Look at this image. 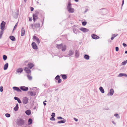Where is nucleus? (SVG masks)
Wrapping results in <instances>:
<instances>
[{"label":"nucleus","mask_w":127,"mask_h":127,"mask_svg":"<svg viewBox=\"0 0 127 127\" xmlns=\"http://www.w3.org/2000/svg\"><path fill=\"white\" fill-rule=\"evenodd\" d=\"M25 121L22 119H17L16 123L17 125L22 126L24 125Z\"/></svg>","instance_id":"obj_1"},{"label":"nucleus","mask_w":127,"mask_h":127,"mask_svg":"<svg viewBox=\"0 0 127 127\" xmlns=\"http://www.w3.org/2000/svg\"><path fill=\"white\" fill-rule=\"evenodd\" d=\"M107 11V10L105 8H102L99 10V12L102 14H105Z\"/></svg>","instance_id":"obj_2"},{"label":"nucleus","mask_w":127,"mask_h":127,"mask_svg":"<svg viewBox=\"0 0 127 127\" xmlns=\"http://www.w3.org/2000/svg\"><path fill=\"white\" fill-rule=\"evenodd\" d=\"M5 24L6 23L4 21H3L2 22L0 25V29L1 30H4Z\"/></svg>","instance_id":"obj_3"},{"label":"nucleus","mask_w":127,"mask_h":127,"mask_svg":"<svg viewBox=\"0 0 127 127\" xmlns=\"http://www.w3.org/2000/svg\"><path fill=\"white\" fill-rule=\"evenodd\" d=\"M20 88L21 90L24 91H26L28 90V88L27 87H26L24 86H21Z\"/></svg>","instance_id":"obj_4"},{"label":"nucleus","mask_w":127,"mask_h":127,"mask_svg":"<svg viewBox=\"0 0 127 127\" xmlns=\"http://www.w3.org/2000/svg\"><path fill=\"white\" fill-rule=\"evenodd\" d=\"M23 102L25 104H27L28 101V99L27 97H24L23 99Z\"/></svg>","instance_id":"obj_5"},{"label":"nucleus","mask_w":127,"mask_h":127,"mask_svg":"<svg viewBox=\"0 0 127 127\" xmlns=\"http://www.w3.org/2000/svg\"><path fill=\"white\" fill-rule=\"evenodd\" d=\"M79 30L84 32H87L89 31V30L88 29L83 27L79 29Z\"/></svg>","instance_id":"obj_6"},{"label":"nucleus","mask_w":127,"mask_h":127,"mask_svg":"<svg viewBox=\"0 0 127 127\" xmlns=\"http://www.w3.org/2000/svg\"><path fill=\"white\" fill-rule=\"evenodd\" d=\"M32 47L33 49H37V47L36 43L34 42H33L32 44Z\"/></svg>","instance_id":"obj_7"},{"label":"nucleus","mask_w":127,"mask_h":127,"mask_svg":"<svg viewBox=\"0 0 127 127\" xmlns=\"http://www.w3.org/2000/svg\"><path fill=\"white\" fill-rule=\"evenodd\" d=\"M60 76L59 75H57L55 77V79L58 80V83H60L62 82V80L60 79Z\"/></svg>","instance_id":"obj_8"},{"label":"nucleus","mask_w":127,"mask_h":127,"mask_svg":"<svg viewBox=\"0 0 127 127\" xmlns=\"http://www.w3.org/2000/svg\"><path fill=\"white\" fill-rule=\"evenodd\" d=\"M42 13L43 11H42L40 10H36L35 11L34 13L33 14L38 16L39 14L40 15L41 13Z\"/></svg>","instance_id":"obj_9"},{"label":"nucleus","mask_w":127,"mask_h":127,"mask_svg":"<svg viewBox=\"0 0 127 127\" xmlns=\"http://www.w3.org/2000/svg\"><path fill=\"white\" fill-rule=\"evenodd\" d=\"M114 92V91L112 89H111L110 90L109 92L108 93L107 95L109 96V95H112Z\"/></svg>","instance_id":"obj_10"},{"label":"nucleus","mask_w":127,"mask_h":127,"mask_svg":"<svg viewBox=\"0 0 127 127\" xmlns=\"http://www.w3.org/2000/svg\"><path fill=\"white\" fill-rule=\"evenodd\" d=\"M13 89L15 91H16L18 92H21V90L19 88L17 87H13Z\"/></svg>","instance_id":"obj_11"},{"label":"nucleus","mask_w":127,"mask_h":127,"mask_svg":"<svg viewBox=\"0 0 127 127\" xmlns=\"http://www.w3.org/2000/svg\"><path fill=\"white\" fill-rule=\"evenodd\" d=\"M91 36L92 38L94 39H97L99 38V37L95 34H92L91 35Z\"/></svg>","instance_id":"obj_12"},{"label":"nucleus","mask_w":127,"mask_h":127,"mask_svg":"<svg viewBox=\"0 0 127 127\" xmlns=\"http://www.w3.org/2000/svg\"><path fill=\"white\" fill-rule=\"evenodd\" d=\"M34 66V64L32 63H29L28 64L27 66L28 68L30 69H32Z\"/></svg>","instance_id":"obj_13"},{"label":"nucleus","mask_w":127,"mask_h":127,"mask_svg":"<svg viewBox=\"0 0 127 127\" xmlns=\"http://www.w3.org/2000/svg\"><path fill=\"white\" fill-rule=\"evenodd\" d=\"M24 70L28 74H29L31 72V70L29 69L27 67H25Z\"/></svg>","instance_id":"obj_14"},{"label":"nucleus","mask_w":127,"mask_h":127,"mask_svg":"<svg viewBox=\"0 0 127 127\" xmlns=\"http://www.w3.org/2000/svg\"><path fill=\"white\" fill-rule=\"evenodd\" d=\"M69 12L70 13H72L74 12V9L73 8L70 7L67 8Z\"/></svg>","instance_id":"obj_15"},{"label":"nucleus","mask_w":127,"mask_h":127,"mask_svg":"<svg viewBox=\"0 0 127 127\" xmlns=\"http://www.w3.org/2000/svg\"><path fill=\"white\" fill-rule=\"evenodd\" d=\"M33 40H35L37 42V43L39 44L40 43V40L39 38L35 36H34L33 37Z\"/></svg>","instance_id":"obj_16"},{"label":"nucleus","mask_w":127,"mask_h":127,"mask_svg":"<svg viewBox=\"0 0 127 127\" xmlns=\"http://www.w3.org/2000/svg\"><path fill=\"white\" fill-rule=\"evenodd\" d=\"M75 57L76 58H78L79 57V52L78 50H76L75 51Z\"/></svg>","instance_id":"obj_17"},{"label":"nucleus","mask_w":127,"mask_h":127,"mask_svg":"<svg viewBox=\"0 0 127 127\" xmlns=\"http://www.w3.org/2000/svg\"><path fill=\"white\" fill-rule=\"evenodd\" d=\"M28 94H30L31 96H34L36 95V93L35 92L33 93L32 91H28Z\"/></svg>","instance_id":"obj_18"},{"label":"nucleus","mask_w":127,"mask_h":127,"mask_svg":"<svg viewBox=\"0 0 127 127\" xmlns=\"http://www.w3.org/2000/svg\"><path fill=\"white\" fill-rule=\"evenodd\" d=\"M21 36H23L25 34V29L23 27L21 29Z\"/></svg>","instance_id":"obj_19"},{"label":"nucleus","mask_w":127,"mask_h":127,"mask_svg":"<svg viewBox=\"0 0 127 127\" xmlns=\"http://www.w3.org/2000/svg\"><path fill=\"white\" fill-rule=\"evenodd\" d=\"M33 18L34 22H35L36 20L38 19V16L35 15L33 14Z\"/></svg>","instance_id":"obj_20"},{"label":"nucleus","mask_w":127,"mask_h":127,"mask_svg":"<svg viewBox=\"0 0 127 127\" xmlns=\"http://www.w3.org/2000/svg\"><path fill=\"white\" fill-rule=\"evenodd\" d=\"M73 30L74 33L76 34L78 33L79 32H80L79 30L77 29L74 28L73 29Z\"/></svg>","instance_id":"obj_21"},{"label":"nucleus","mask_w":127,"mask_h":127,"mask_svg":"<svg viewBox=\"0 0 127 127\" xmlns=\"http://www.w3.org/2000/svg\"><path fill=\"white\" fill-rule=\"evenodd\" d=\"M14 98L15 100H17L19 103H22V102L20 99L18 97L15 96L14 97Z\"/></svg>","instance_id":"obj_22"},{"label":"nucleus","mask_w":127,"mask_h":127,"mask_svg":"<svg viewBox=\"0 0 127 127\" xmlns=\"http://www.w3.org/2000/svg\"><path fill=\"white\" fill-rule=\"evenodd\" d=\"M74 53V51L72 50H70L69 51L68 55L70 56H71L73 55Z\"/></svg>","instance_id":"obj_23"},{"label":"nucleus","mask_w":127,"mask_h":127,"mask_svg":"<svg viewBox=\"0 0 127 127\" xmlns=\"http://www.w3.org/2000/svg\"><path fill=\"white\" fill-rule=\"evenodd\" d=\"M18 12L19 10H17V12H15V14L13 15V17L15 18H17L18 17Z\"/></svg>","instance_id":"obj_24"},{"label":"nucleus","mask_w":127,"mask_h":127,"mask_svg":"<svg viewBox=\"0 0 127 127\" xmlns=\"http://www.w3.org/2000/svg\"><path fill=\"white\" fill-rule=\"evenodd\" d=\"M8 63H6L4 66L3 69L4 70H6L8 68Z\"/></svg>","instance_id":"obj_25"},{"label":"nucleus","mask_w":127,"mask_h":127,"mask_svg":"<svg viewBox=\"0 0 127 127\" xmlns=\"http://www.w3.org/2000/svg\"><path fill=\"white\" fill-rule=\"evenodd\" d=\"M66 121V120L65 119H64L63 120H62L61 121H58L57 122V123L58 124H62V123H64Z\"/></svg>","instance_id":"obj_26"},{"label":"nucleus","mask_w":127,"mask_h":127,"mask_svg":"<svg viewBox=\"0 0 127 127\" xmlns=\"http://www.w3.org/2000/svg\"><path fill=\"white\" fill-rule=\"evenodd\" d=\"M23 69L22 68H18L16 70V72L17 73H21L23 71Z\"/></svg>","instance_id":"obj_27"},{"label":"nucleus","mask_w":127,"mask_h":127,"mask_svg":"<svg viewBox=\"0 0 127 127\" xmlns=\"http://www.w3.org/2000/svg\"><path fill=\"white\" fill-rule=\"evenodd\" d=\"M34 26L36 28H37L40 27V25L39 23H36L34 24Z\"/></svg>","instance_id":"obj_28"},{"label":"nucleus","mask_w":127,"mask_h":127,"mask_svg":"<svg viewBox=\"0 0 127 127\" xmlns=\"http://www.w3.org/2000/svg\"><path fill=\"white\" fill-rule=\"evenodd\" d=\"M122 76H124L125 77H127V75L125 73H120L118 75V76L121 77Z\"/></svg>","instance_id":"obj_29"},{"label":"nucleus","mask_w":127,"mask_h":127,"mask_svg":"<svg viewBox=\"0 0 127 127\" xmlns=\"http://www.w3.org/2000/svg\"><path fill=\"white\" fill-rule=\"evenodd\" d=\"M26 114L28 115H29L31 114V111L30 110H28L25 111Z\"/></svg>","instance_id":"obj_30"},{"label":"nucleus","mask_w":127,"mask_h":127,"mask_svg":"<svg viewBox=\"0 0 127 127\" xmlns=\"http://www.w3.org/2000/svg\"><path fill=\"white\" fill-rule=\"evenodd\" d=\"M99 89L101 92L102 93H104V90L102 87H100L99 88Z\"/></svg>","instance_id":"obj_31"},{"label":"nucleus","mask_w":127,"mask_h":127,"mask_svg":"<svg viewBox=\"0 0 127 127\" xmlns=\"http://www.w3.org/2000/svg\"><path fill=\"white\" fill-rule=\"evenodd\" d=\"M9 38L13 41H15V37L12 35H11L9 36Z\"/></svg>","instance_id":"obj_32"},{"label":"nucleus","mask_w":127,"mask_h":127,"mask_svg":"<svg viewBox=\"0 0 127 127\" xmlns=\"http://www.w3.org/2000/svg\"><path fill=\"white\" fill-rule=\"evenodd\" d=\"M61 76L63 79L64 80H65L67 78V76L65 74H61Z\"/></svg>","instance_id":"obj_33"},{"label":"nucleus","mask_w":127,"mask_h":127,"mask_svg":"<svg viewBox=\"0 0 127 127\" xmlns=\"http://www.w3.org/2000/svg\"><path fill=\"white\" fill-rule=\"evenodd\" d=\"M84 58L87 60H88L89 59L90 57L89 55H85L84 56Z\"/></svg>","instance_id":"obj_34"},{"label":"nucleus","mask_w":127,"mask_h":127,"mask_svg":"<svg viewBox=\"0 0 127 127\" xmlns=\"http://www.w3.org/2000/svg\"><path fill=\"white\" fill-rule=\"evenodd\" d=\"M62 51H64L66 50V46L65 45H64L63 46H62Z\"/></svg>","instance_id":"obj_35"},{"label":"nucleus","mask_w":127,"mask_h":127,"mask_svg":"<svg viewBox=\"0 0 127 127\" xmlns=\"http://www.w3.org/2000/svg\"><path fill=\"white\" fill-rule=\"evenodd\" d=\"M28 124L29 125H31L32 123V119L30 118L28 120Z\"/></svg>","instance_id":"obj_36"},{"label":"nucleus","mask_w":127,"mask_h":127,"mask_svg":"<svg viewBox=\"0 0 127 127\" xmlns=\"http://www.w3.org/2000/svg\"><path fill=\"white\" fill-rule=\"evenodd\" d=\"M57 48L58 49H60L62 48V47L63 44H60L58 45L57 44Z\"/></svg>","instance_id":"obj_37"},{"label":"nucleus","mask_w":127,"mask_h":127,"mask_svg":"<svg viewBox=\"0 0 127 127\" xmlns=\"http://www.w3.org/2000/svg\"><path fill=\"white\" fill-rule=\"evenodd\" d=\"M127 63V60L125 61H124L123 62L121 63V65H126Z\"/></svg>","instance_id":"obj_38"},{"label":"nucleus","mask_w":127,"mask_h":127,"mask_svg":"<svg viewBox=\"0 0 127 127\" xmlns=\"http://www.w3.org/2000/svg\"><path fill=\"white\" fill-rule=\"evenodd\" d=\"M3 58L4 61L6 60L7 58V57L5 55H4L3 56Z\"/></svg>","instance_id":"obj_39"},{"label":"nucleus","mask_w":127,"mask_h":127,"mask_svg":"<svg viewBox=\"0 0 127 127\" xmlns=\"http://www.w3.org/2000/svg\"><path fill=\"white\" fill-rule=\"evenodd\" d=\"M27 77L28 79L30 80H31L32 79V77L29 75H27Z\"/></svg>","instance_id":"obj_40"},{"label":"nucleus","mask_w":127,"mask_h":127,"mask_svg":"<svg viewBox=\"0 0 127 127\" xmlns=\"http://www.w3.org/2000/svg\"><path fill=\"white\" fill-rule=\"evenodd\" d=\"M5 116L6 117L8 118L10 117V114L6 113L5 114Z\"/></svg>","instance_id":"obj_41"},{"label":"nucleus","mask_w":127,"mask_h":127,"mask_svg":"<svg viewBox=\"0 0 127 127\" xmlns=\"http://www.w3.org/2000/svg\"><path fill=\"white\" fill-rule=\"evenodd\" d=\"M19 107L15 106L14 108V110L15 111H16L18 110Z\"/></svg>","instance_id":"obj_42"},{"label":"nucleus","mask_w":127,"mask_h":127,"mask_svg":"<svg viewBox=\"0 0 127 127\" xmlns=\"http://www.w3.org/2000/svg\"><path fill=\"white\" fill-rule=\"evenodd\" d=\"M71 5V4L69 2L67 6V8L70 7V6Z\"/></svg>","instance_id":"obj_43"},{"label":"nucleus","mask_w":127,"mask_h":127,"mask_svg":"<svg viewBox=\"0 0 127 127\" xmlns=\"http://www.w3.org/2000/svg\"><path fill=\"white\" fill-rule=\"evenodd\" d=\"M82 23L83 25L85 26L86 25L87 23V22L86 21H84L82 22Z\"/></svg>","instance_id":"obj_44"},{"label":"nucleus","mask_w":127,"mask_h":127,"mask_svg":"<svg viewBox=\"0 0 127 127\" xmlns=\"http://www.w3.org/2000/svg\"><path fill=\"white\" fill-rule=\"evenodd\" d=\"M3 87L2 86L0 87V91L1 92H2L3 91Z\"/></svg>","instance_id":"obj_45"},{"label":"nucleus","mask_w":127,"mask_h":127,"mask_svg":"<svg viewBox=\"0 0 127 127\" xmlns=\"http://www.w3.org/2000/svg\"><path fill=\"white\" fill-rule=\"evenodd\" d=\"M50 120L51 121H55V119L54 117H52L50 118Z\"/></svg>","instance_id":"obj_46"},{"label":"nucleus","mask_w":127,"mask_h":127,"mask_svg":"<svg viewBox=\"0 0 127 127\" xmlns=\"http://www.w3.org/2000/svg\"><path fill=\"white\" fill-rule=\"evenodd\" d=\"M57 119L58 120H61L64 119V118L61 117H57Z\"/></svg>","instance_id":"obj_47"},{"label":"nucleus","mask_w":127,"mask_h":127,"mask_svg":"<svg viewBox=\"0 0 127 127\" xmlns=\"http://www.w3.org/2000/svg\"><path fill=\"white\" fill-rule=\"evenodd\" d=\"M118 35V34L116 33L115 34H112V36L113 37H115Z\"/></svg>","instance_id":"obj_48"},{"label":"nucleus","mask_w":127,"mask_h":127,"mask_svg":"<svg viewBox=\"0 0 127 127\" xmlns=\"http://www.w3.org/2000/svg\"><path fill=\"white\" fill-rule=\"evenodd\" d=\"M18 25V23H16V24H15V26H14V28L13 30V31L14 30H15L16 29V27Z\"/></svg>","instance_id":"obj_49"},{"label":"nucleus","mask_w":127,"mask_h":127,"mask_svg":"<svg viewBox=\"0 0 127 127\" xmlns=\"http://www.w3.org/2000/svg\"><path fill=\"white\" fill-rule=\"evenodd\" d=\"M4 29H3L2 30H1V31H0V34L2 35V34L3 33V31H4Z\"/></svg>","instance_id":"obj_50"},{"label":"nucleus","mask_w":127,"mask_h":127,"mask_svg":"<svg viewBox=\"0 0 127 127\" xmlns=\"http://www.w3.org/2000/svg\"><path fill=\"white\" fill-rule=\"evenodd\" d=\"M51 116L52 117H55V113H52V114H51Z\"/></svg>","instance_id":"obj_51"},{"label":"nucleus","mask_w":127,"mask_h":127,"mask_svg":"<svg viewBox=\"0 0 127 127\" xmlns=\"http://www.w3.org/2000/svg\"><path fill=\"white\" fill-rule=\"evenodd\" d=\"M119 48L118 47H115V50L116 51H118L119 50Z\"/></svg>","instance_id":"obj_52"},{"label":"nucleus","mask_w":127,"mask_h":127,"mask_svg":"<svg viewBox=\"0 0 127 127\" xmlns=\"http://www.w3.org/2000/svg\"><path fill=\"white\" fill-rule=\"evenodd\" d=\"M123 45L124 47H126L127 46V45L125 43H123Z\"/></svg>","instance_id":"obj_53"},{"label":"nucleus","mask_w":127,"mask_h":127,"mask_svg":"<svg viewBox=\"0 0 127 127\" xmlns=\"http://www.w3.org/2000/svg\"><path fill=\"white\" fill-rule=\"evenodd\" d=\"M30 9H31V11H32L34 10L33 8V7H31Z\"/></svg>","instance_id":"obj_54"},{"label":"nucleus","mask_w":127,"mask_h":127,"mask_svg":"<svg viewBox=\"0 0 127 127\" xmlns=\"http://www.w3.org/2000/svg\"><path fill=\"white\" fill-rule=\"evenodd\" d=\"M74 119L76 122H77L78 121V119L75 118H74Z\"/></svg>","instance_id":"obj_55"},{"label":"nucleus","mask_w":127,"mask_h":127,"mask_svg":"<svg viewBox=\"0 0 127 127\" xmlns=\"http://www.w3.org/2000/svg\"><path fill=\"white\" fill-rule=\"evenodd\" d=\"M29 21H32V17H29Z\"/></svg>","instance_id":"obj_56"},{"label":"nucleus","mask_w":127,"mask_h":127,"mask_svg":"<svg viewBox=\"0 0 127 127\" xmlns=\"http://www.w3.org/2000/svg\"><path fill=\"white\" fill-rule=\"evenodd\" d=\"M114 116L115 117H117L118 116V114L117 113L115 114Z\"/></svg>","instance_id":"obj_57"},{"label":"nucleus","mask_w":127,"mask_h":127,"mask_svg":"<svg viewBox=\"0 0 127 127\" xmlns=\"http://www.w3.org/2000/svg\"><path fill=\"white\" fill-rule=\"evenodd\" d=\"M124 0H122V6L124 4Z\"/></svg>","instance_id":"obj_58"},{"label":"nucleus","mask_w":127,"mask_h":127,"mask_svg":"<svg viewBox=\"0 0 127 127\" xmlns=\"http://www.w3.org/2000/svg\"><path fill=\"white\" fill-rule=\"evenodd\" d=\"M112 123L114 125H116V123L114 122V121H112Z\"/></svg>","instance_id":"obj_59"},{"label":"nucleus","mask_w":127,"mask_h":127,"mask_svg":"<svg viewBox=\"0 0 127 127\" xmlns=\"http://www.w3.org/2000/svg\"><path fill=\"white\" fill-rule=\"evenodd\" d=\"M43 104L44 106H45L46 105V103L44 102H43Z\"/></svg>","instance_id":"obj_60"},{"label":"nucleus","mask_w":127,"mask_h":127,"mask_svg":"<svg viewBox=\"0 0 127 127\" xmlns=\"http://www.w3.org/2000/svg\"><path fill=\"white\" fill-rule=\"evenodd\" d=\"M114 37H113L112 36V37H111V40H113L114 39Z\"/></svg>","instance_id":"obj_61"},{"label":"nucleus","mask_w":127,"mask_h":127,"mask_svg":"<svg viewBox=\"0 0 127 127\" xmlns=\"http://www.w3.org/2000/svg\"><path fill=\"white\" fill-rule=\"evenodd\" d=\"M15 106L16 107H18V104L17 103L16 104V106Z\"/></svg>","instance_id":"obj_62"},{"label":"nucleus","mask_w":127,"mask_h":127,"mask_svg":"<svg viewBox=\"0 0 127 127\" xmlns=\"http://www.w3.org/2000/svg\"><path fill=\"white\" fill-rule=\"evenodd\" d=\"M88 11V9H86L85 11V12H86Z\"/></svg>","instance_id":"obj_63"},{"label":"nucleus","mask_w":127,"mask_h":127,"mask_svg":"<svg viewBox=\"0 0 127 127\" xmlns=\"http://www.w3.org/2000/svg\"><path fill=\"white\" fill-rule=\"evenodd\" d=\"M33 26H34V25L33 24H32L31 25V26L32 27H33Z\"/></svg>","instance_id":"obj_64"}]
</instances>
